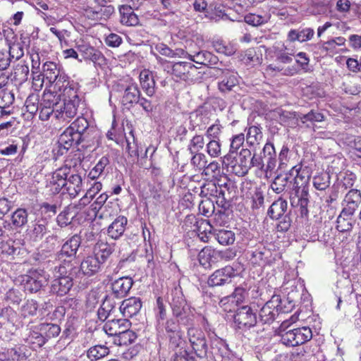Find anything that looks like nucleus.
<instances>
[{"label": "nucleus", "mask_w": 361, "mask_h": 361, "mask_svg": "<svg viewBox=\"0 0 361 361\" xmlns=\"http://www.w3.org/2000/svg\"><path fill=\"white\" fill-rule=\"evenodd\" d=\"M89 124L84 117H78L68 127L73 133L81 135V139L85 141V133L88 128Z\"/></svg>", "instance_id": "44"}, {"label": "nucleus", "mask_w": 361, "mask_h": 361, "mask_svg": "<svg viewBox=\"0 0 361 361\" xmlns=\"http://www.w3.org/2000/svg\"><path fill=\"white\" fill-rule=\"evenodd\" d=\"M80 245V238L75 235L68 240L63 245L61 250L56 255V259L59 262L72 259L75 257Z\"/></svg>", "instance_id": "10"}, {"label": "nucleus", "mask_w": 361, "mask_h": 361, "mask_svg": "<svg viewBox=\"0 0 361 361\" xmlns=\"http://www.w3.org/2000/svg\"><path fill=\"white\" fill-rule=\"evenodd\" d=\"M361 203V192L357 189L350 190L342 202L343 214H355Z\"/></svg>", "instance_id": "14"}, {"label": "nucleus", "mask_w": 361, "mask_h": 361, "mask_svg": "<svg viewBox=\"0 0 361 361\" xmlns=\"http://www.w3.org/2000/svg\"><path fill=\"white\" fill-rule=\"evenodd\" d=\"M314 35V31L310 27L298 30H290L288 38L291 42L298 41L304 42L310 40Z\"/></svg>", "instance_id": "31"}, {"label": "nucleus", "mask_w": 361, "mask_h": 361, "mask_svg": "<svg viewBox=\"0 0 361 361\" xmlns=\"http://www.w3.org/2000/svg\"><path fill=\"white\" fill-rule=\"evenodd\" d=\"M142 307L140 298L131 297L124 300L119 307L121 313L124 317H131L136 315Z\"/></svg>", "instance_id": "18"}, {"label": "nucleus", "mask_w": 361, "mask_h": 361, "mask_svg": "<svg viewBox=\"0 0 361 361\" xmlns=\"http://www.w3.org/2000/svg\"><path fill=\"white\" fill-rule=\"evenodd\" d=\"M27 212L25 209L18 208L11 214V224L16 228H22L27 223Z\"/></svg>", "instance_id": "38"}, {"label": "nucleus", "mask_w": 361, "mask_h": 361, "mask_svg": "<svg viewBox=\"0 0 361 361\" xmlns=\"http://www.w3.org/2000/svg\"><path fill=\"white\" fill-rule=\"evenodd\" d=\"M204 145V137L201 135H197L191 139L188 149L190 153H197L203 149Z\"/></svg>", "instance_id": "60"}, {"label": "nucleus", "mask_w": 361, "mask_h": 361, "mask_svg": "<svg viewBox=\"0 0 361 361\" xmlns=\"http://www.w3.org/2000/svg\"><path fill=\"white\" fill-rule=\"evenodd\" d=\"M133 281L130 277H121L111 283L112 293L116 298L125 297L132 288Z\"/></svg>", "instance_id": "21"}, {"label": "nucleus", "mask_w": 361, "mask_h": 361, "mask_svg": "<svg viewBox=\"0 0 361 361\" xmlns=\"http://www.w3.org/2000/svg\"><path fill=\"white\" fill-rule=\"evenodd\" d=\"M66 180L65 192H67L71 198H75L82 189V178L75 173L70 175Z\"/></svg>", "instance_id": "26"}, {"label": "nucleus", "mask_w": 361, "mask_h": 361, "mask_svg": "<svg viewBox=\"0 0 361 361\" xmlns=\"http://www.w3.org/2000/svg\"><path fill=\"white\" fill-rule=\"evenodd\" d=\"M169 305L172 314L178 319L180 324L187 326L192 324L193 322V314L190 307L188 305L182 289L180 286L173 288L168 296Z\"/></svg>", "instance_id": "2"}, {"label": "nucleus", "mask_w": 361, "mask_h": 361, "mask_svg": "<svg viewBox=\"0 0 361 361\" xmlns=\"http://www.w3.org/2000/svg\"><path fill=\"white\" fill-rule=\"evenodd\" d=\"M281 302L279 295H273L260 309L259 312V320L264 324H271L279 313L287 312L282 307Z\"/></svg>", "instance_id": "5"}, {"label": "nucleus", "mask_w": 361, "mask_h": 361, "mask_svg": "<svg viewBox=\"0 0 361 361\" xmlns=\"http://www.w3.org/2000/svg\"><path fill=\"white\" fill-rule=\"evenodd\" d=\"M207 152L212 157H219L221 154L219 140H210L207 144Z\"/></svg>", "instance_id": "64"}, {"label": "nucleus", "mask_w": 361, "mask_h": 361, "mask_svg": "<svg viewBox=\"0 0 361 361\" xmlns=\"http://www.w3.org/2000/svg\"><path fill=\"white\" fill-rule=\"evenodd\" d=\"M330 175L323 172L313 177L312 183L317 190H325L330 185Z\"/></svg>", "instance_id": "43"}, {"label": "nucleus", "mask_w": 361, "mask_h": 361, "mask_svg": "<svg viewBox=\"0 0 361 361\" xmlns=\"http://www.w3.org/2000/svg\"><path fill=\"white\" fill-rule=\"evenodd\" d=\"M42 71L44 76L51 83H54V89H61V83L68 79L67 75L61 70L58 65L51 61H47L43 64Z\"/></svg>", "instance_id": "8"}, {"label": "nucleus", "mask_w": 361, "mask_h": 361, "mask_svg": "<svg viewBox=\"0 0 361 361\" xmlns=\"http://www.w3.org/2000/svg\"><path fill=\"white\" fill-rule=\"evenodd\" d=\"M216 239L223 245H231L235 241V233L228 230H219L216 233Z\"/></svg>", "instance_id": "50"}, {"label": "nucleus", "mask_w": 361, "mask_h": 361, "mask_svg": "<svg viewBox=\"0 0 361 361\" xmlns=\"http://www.w3.org/2000/svg\"><path fill=\"white\" fill-rule=\"evenodd\" d=\"M165 70L177 80L185 82H195L202 78V74L198 68L190 62L169 63L166 66Z\"/></svg>", "instance_id": "3"}, {"label": "nucleus", "mask_w": 361, "mask_h": 361, "mask_svg": "<svg viewBox=\"0 0 361 361\" xmlns=\"http://www.w3.org/2000/svg\"><path fill=\"white\" fill-rule=\"evenodd\" d=\"M128 220L123 216L117 217L108 227L107 234L112 239L119 238L125 231Z\"/></svg>", "instance_id": "27"}, {"label": "nucleus", "mask_w": 361, "mask_h": 361, "mask_svg": "<svg viewBox=\"0 0 361 361\" xmlns=\"http://www.w3.org/2000/svg\"><path fill=\"white\" fill-rule=\"evenodd\" d=\"M293 59L286 53L279 54L276 59V63L270 64L268 68L271 71H277L281 72L284 75H293L297 73V69L295 67L285 68L281 63H290Z\"/></svg>", "instance_id": "20"}, {"label": "nucleus", "mask_w": 361, "mask_h": 361, "mask_svg": "<svg viewBox=\"0 0 361 361\" xmlns=\"http://www.w3.org/2000/svg\"><path fill=\"white\" fill-rule=\"evenodd\" d=\"M49 274L44 269H30L27 274L22 276L21 283L26 291L31 293L39 291L48 284Z\"/></svg>", "instance_id": "4"}, {"label": "nucleus", "mask_w": 361, "mask_h": 361, "mask_svg": "<svg viewBox=\"0 0 361 361\" xmlns=\"http://www.w3.org/2000/svg\"><path fill=\"white\" fill-rule=\"evenodd\" d=\"M121 23L127 26H135L139 23L137 16L134 13L130 6L122 5L119 7Z\"/></svg>", "instance_id": "28"}, {"label": "nucleus", "mask_w": 361, "mask_h": 361, "mask_svg": "<svg viewBox=\"0 0 361 361\" xmlns=\"http://www.w3.org/2000/svg\"><path fill=\"white\" fill-rule=\"evenodd\" d=\"M264 159V172L266 176L271 173L276 166V153L274 146L271 142H267L262 149Z\"/></svg>", "instance_id": "17"}, {"label": "nucleus", "mask_w": 361, "mask_h": 361, "mask_svg": "<svg viewBox=\"0 0 361 361\" xmlns=\"http://www.w3.org/2000/svg\"><path fill=\"white\" fill-rule=\"evenodd\" d=\"M268 17L264 16L257 15L254 13H249L244 18L245 22L252 26L261 25L268 20Z\"/></svg>", "instance_id": "63"}, {"label": "nucleus", "mask_w": 361, "mask_h": 361, "mask_svg": "<svg viewBox=\"0 0 361 361\" xmlns=\"http://www.w3.org/2000/svg\"><path fill=\"white\" fill-rule=\"evenodd\" d=\"M117 338L116 341L119 345H127L134 342L137 336L135 332L130 330L129 328H127V329L123 331Z\"/></svg>", "instance_id": "56"}, {"label": "nucleus", "mask_w": 361, "mask_h": 361, "mask_svg": "<svg viewBox=\"0 0 361 361\" xmlns=\"http://www.w3.org/2000/svg\"><path fill=\"white\" fill-rule=\"evenodd\" d=\"M38 310V304L34 300H27L21 307L20 312L24 317L34 316Z\"/></svg>", "instance_id": "53"}, {"label": "nucleus", "mask_w": 361, "mask_h": 361, "mask_svg": "<svg viewBox=\"0 0 361 361\" xmlns=\"http://www.w3.org/2000/svg\"><path fill=\"white\" fill-rule=\"evenodd\" d=\"M238 84V78L235 73H225L222 80L219 82V89L222 92L231 91Z\"/></svg>", "instance_id": "40"}, {"label": "nucleus", "mask_w": 361, "mask_h": 361, "mask_svg": "<svg viewBox=\"0 0 361 361\" xmlns=\"http://www.w3.org/2000/svg\"><path fill=\"white\" fill-rule=\"evenodd\" d=\"M300 121L302 123H306L310 121V123L321 122L324 120V115L319 112L311 110L307 114H300L299 115Z\"/></svg>", "instance_id": "57"}, {"label": "nucleus", "mask_w": 361, "mask_h": 361, "mask_svg": "<svg viewBox=\"0 0 361 361\" xmlns=\"http://www.w3.org/2000/svg\"><path fill=\"white\" fill-rule=\"evenodd\" d=\"M192 155L190 159L191 165L198 171L203 170L207 164V157L202 152L190 153Z\"/></svg>", "instance_id": "52"}, {"label": "nucleus", "mask_w": 361, "mask_h": 361, "mask_svg": "<svg viewBox=\"0 0 361 361\" xmlns=\"http://www.w3.org/2000/svg\"><path fill=\"white\" fill-rule=\"evenodd\" d=\"M188 59L196 63L204 66L215 65L218 62V58L207 51L190 53Z\"/></svg>", "instance_id": "23"}, {"label": "nucleus", "mask_w": 361, "mask_h": 361, "mask_svg": "<svg viewBox=\"0 0 361 361\" xmlns=\"http://www.w3.org/2000/svg\"><path fill=\"white\" fill-rule=\"evenodd\" d=\"M291 186L292 180H290L288 173L277 175L271 184V188L277 194L284 192L288 188H290Z\"/></svg>", "instance_id": "29"}, {"label": "nucleus", "mask_w": 361, "mask_h": 361, "mask_svg": "<svg viewBox=\"0 0 361 361\" xmlns=\"http://www.w3.org/2000/svg\"><path fill=\"white\" fill-rule=\"evenodd\" d=\"M15 331L16 326L12 322L5 319L0 322V338L8 340Z\"/></svg>", "instance_id": "49"}, {"label": "nucleus", "mask_w": 361, "mask_h": 361, "mask_svg": "<svg viewBox=\"0 0 361 361\" xmlns=\"http://www.w3.org/2000/svg\"><path fill=\"white\" fill-rule=\"evenodd\" d=\"M235 276L234 269L231 266L216 270L209 278L208 284L210 286H223L229 283L231 279Z\"/></svg>", "instance_id": "11"}, {"label": "nucleus", "mask_w": 361, "mask_h": 361, "mask_svg": "<svg viewBox=\"0 0 361 361\" xmlns=\"http://www.w3.org/2000/svg\"><path fill=\"white\" fill-rule=\"evenodd\" d=\"M251 151L242 149L235 164L232 165L233 172L238 176H244L250 169Z\"/></svg>", "instance_id": "12"}, {"label": "nucleus", "mask_w": 361, "mask_h": 361, "mask_svg": "<svg viewBox=\"0 0 361 361\" xmlns=\"http://www.w3.org/2000/svg\"><path fill=\"white\" fill-rule=\"evenodd\" d=\"M60 99L59 94L57 95L51 92H44L42 95V103L41 105L47 107H52L56 111V106H59L58 99Z\"/></svg>", "instance_id": "51"}, {"label": "nucleus", "mask_w": 361, "mask_h": 361, "mask_svg": "<svg viewBox=\"0 0 361 361\" xmlns=\"http://www.w3.org/2000/svg\"><path fill=\"white\" fill-rule=\"evenodd\" d=\"M130 322L127 319H111L103 326L104 332L110 336H118L127 328H129Z\"/></svg>", "instance_id": "16"}, {"label": "nucleus", "mask_w": 361, "mask_h": 361, "mask_svg": "<svg viewBox=\"0 0 361 361\" xmlns=\"http://www.w3.org/2000/svg\"><path fill=\"white\" fill-rule=\"evenodd\" d=\"M73 286V280L71 277H56L53 280L51 291L58 295H64L68 293Z\"/></svg>", "instance_id": "24"}, {"label": "nucleus", "mask_w": 361, "mask_h": 361, "mask_svg": "<svg viewBox=\"0 0 361 361\" xmlns=\"http://www.w3.org/2000/svg\"><path fill=\"white\" fill-rule=\"evenodd\" d=\"M117 91L123 92L121 102L124 105L137 104L139 97L140 96V91L135 82L130 80L129 82L118 83Z\"/></svg>", "instance_id": "9"}, {"label": "nucleus", "mask_w": 361, "mask_h": 361, "mask_svg": "<svg viewBox=\"0 0 361 361\" xmlns=\"http://www.w3.org/2000/svg\"><path fill=\"white\" fill-rule=\"evenodd\" d=\"M109 353V348L104 345H96L88 349L87 356L91 361H96L106 356Z\"/></svg>", "instance_id": "39"}, {"label": "nucleus", "mask_w": 361, "mask_h": 361, "mask_svg": "<svg viewBox=\"0 0 361 361\" xmlns=\"http://www.w3.org/2000/svg\"><path fill=\"white\" fill-rule=\"evenodd\" d=\"M353 214H343L342 210L337 218L336 228L340 232H347L352 229L355 221L353 219Z\"/></svg>", "instance_id": "36"}, {"label": "nucleus", "mask_w": 361, "mask_h": 361, "mask_svg": "<svg viewBox=\"0 0 361 361\" xmlns=\"http://www.w3.org/2000/svg\"><path fill=\"white\" fill-rule=\"evenodd\" d=\"M263 134L262 128L256 126L248 128L246 135L247 144L250 147L259 145L262 140Z\"/></svg>", "instance_id": "34"}, {"label": "nucleus", "mask_w": 361, "mask_h": 361, "mask_svg": "<svg viewBox=\"0 0 361 361\" xmlns=\"http://www.w3.org/2000/svg\"><path fill=\"white\" fill-rule=\"evenodd\" d=\"M288 203L286 200L279 198L274 201L268 209V215L272 219H279L287 210Z\"/></svg>", "instance_id": "32"}, {"label": "nucleus", "mask_w": 361, "mask_h": 361, "mask_svg": "<svg viewBox=\"0 0 361 361\" xmlns=\"http://www.w3.org/2000/svg\"><path fill=\"white\" fill-rule=\"evenodd\" d=\"M169 338V348L173 350L178 351L180 348H183V345L184 344V341L182 338V331H179L175 333L174 334H171L167 335Z\"/></svg>", "instance_id": "54"}, {"label": "nucleus", "mask_w": 361, "mask_h": 361, "mask_svg": "<svg viewBox=\"0 0 361 361\" xmlns=\"http://www.w3.org/2000/svg\"><path fill=\"white\" fill-rule=\"evenodd\" d=\"M61 85L63 87L61 89H55L56 90H58L60 94V98L62 97L63 101H72V100H76L80 99L77 90L70 85V82L68 79H66V81L63 83H61Z\"/></svg>", "instance_id": "35"}, {"label": "nucleus", "mask_w": 361, "mask_h": 361, "mask_svg": "<svg viewBox=\"0 0 361 361\" xmlns=\"http://www.w3.org/2000/svg\"><path fill=\"white\" fill-rule=\"evenodd\" d=\"M301 165H295L288 173L290 180H292V190L290 192V200L293 207L300 208V215L306 216L309 213L310 195L308 187L305 185L307 178L303 174V171H301Z\"/></svg>", "instance_id": "1"}, {"label": "nucleus", "mask_w": 361, "mask_h": 361, "mask_svg": "<svg viewBox=\"0 0 361 361\" xmlns=\"http://www.w3.org/2000/svg\"><path fill=\"white\" fill-rule=\"evenodd\" d=\"M116 244L99 241L94 247V255L103 264L115 250Z\"/></svg>", "instance_id": "25"}, {"label": "nucleus", "mask_w": 361, "mask_h": 361, "mask_svg": "<svg viewBox=\"0 0 361 361\" xmlns=\"http://www.w3.org/2000/svg\"><path fill=\"white\" fill-rule=\"evenodd\" d=\"M187 335L190 345L197 356L199 357H206L208 345L204 333L200 329L191 326L188 329Z\"/></svg>", "instance_id": "6"}, {"label": "nucleus", "mask_w": 361, "mask_h": 361, "mask_svg": "<svg viewBox=\"0 0 361 361\" xmlns=\"http://www.w3.org/2000/svg\"><path fill=\"white\" fill-rule=\"evenodd\" d=\"M48 221L45 219H36L27 229V235L34 242L39 241L47 232Z\"/></svg>", "instance_id": "15"}, {"label": "nucleus", "mask_w": 361, "mask_h": 361, "mask_svg": "<svg viewBox=\"0 0 361 361\" xmlns=\"http://www.w3.org/2000/svg\"><path fill=\"white\" fill-rule=\"evenodd\" d=\"M293 330L295 335L297 345L306 343L312 337V330L307 326L297 328Z\"/></svg>", "instance_id": "45"}, {"label": "nucleus", "mask_w": 361, "mask_h": 361, "mask_svg": "<svg viewBox=\"0 0 361 361\" xmlns=\"http://www.w3.org/2000/svg\"><path fill=\"white\" fill-rule=\"evenodd\" d=\"M102 264V263L94 255H89L81 262L80 271L83 275L91 276L99 272Z\"/></svg>", "instance_id": "19"}, {"label": "nucleus", "mask_w": 361, "mask_h": 361, "mask_svg": "<svg viewBox=\"0 0 361 361\" xmlns=\"http://www.w3.org/2000/svg\"><path fill=\"white\" fill-rule=\"evenodd\" d=\"M211 348L212 353L219 354L221 356H223L225 351L227 350V344L221 338L215 337L211 341Z\"/></svg>", "instance_id": "58"}, {"label": "nucleus", "mask_w": 361, "mask_h": 361, "mask_svg": "<svg viewBox=\"0 0 361 361\" xmlns=\"http://www.w3.org/2000/svg\"><path fill=\"white\" fill-rule=\"evenodd\" d=\"M190 119L193 128L199 127L200 130L204 128L209 122L207 114L203 113L202 110L192 112L190 116Z\"/></svg>", "instance_id": "41"}, {"label": "nucleus", "mask_w": 361, "mask_h": 361, "mask_svg": "<svg viewBox=\"0 0 361 361\" xmlns=\"http://www.w3.org/2000/svg\"><path fill=\"white\" fill-rule=\"evenodd\" d=\"M127 147L126 150L130 157L138 158L139 157V146L135 137L133 130H130L129 135L126 137Z\"/></svg>", "instance_id": "46"}, {"label": "nucleus", "mask_w": 361, "mask_h": 361, "mask_svg": "<svg viewBox=\"0 0 361 361\" xmlns=\"http://www.w3.org/2000/svg\"><path fill=\"white\" fill-rule=\"evenodd\" d=\"M25 350L24 346H15L7 349V355L11 361H24L27 357Z\"/></svg>", "instance_id": "47"}, {"label": "nucleus", "mask_w": 361, "mask_h": 361, "mask_svg": "<svg viewBox=\"0 0 361 361\" xmlns=\"http://www.w3.org/2000/svg\"><path fill=\"white\" fill-rule=\"evenodd\" d=\"M221 171V169L219 164L216 161H213L209 164H206L205 168L202 170V174L210 178H217L220 175Z\"/></svg>", "instance_id": "55"}, {"label": "nucleus", "mask_w": 361, "mask_h": 361, "mask_svg": "<svg viewBox=\"0 0 361 361\" xmlns=\"http://www.w3.org/2000/svg\"><path fill=\"white\" fill-rule=\"evenodd\" d=\"M38 330L43 334L47 341L59 336L61 332V328L59 325L49 323L41 324Z\"/></svg>", "instance_id": "42"}, {"label": "nucleus", "mask_w": 361, "mask_h": 361, "mask_svg": "<svg viewBox=\"0 0 361 361\" xmlns=\"http://www.w3.org/2000/svg\"><path fill=\"white\" fill-rule=\"evenodd\" d=\"M59 264L54 268L56 277H69L67 276L68 271L72 269L71 261L66 259V261L59 262Z\"/></svg>", "instance_id": "62"}, {"label": "nucleus", "mask_w": 361, "mask_h": 361, "mask_svg": "<svg viewBox=\"0 0 361 361\" xmlns=\"http://www.w3.org/2000/svg\"><path fill=\"white\" fill-rule=\"evenodd\" d=\"M15 100L14 94L11 91L3 89L0 91V109H6L11 105Z\"/></svg>", "instance_id": "61"}, {"label": "nucleus", "mask_w": 361, "mask_h": 361, "mask_svg": "<svg viewBox=\"0 0 361 361\" xmlns=\"http://www.w3.org/2000/svg\"><path fill=\"white\" fill-rule=\"evenodd\" d=\"M85 59L90 60L94 63L103 59L102 54L97 49L87 44H81L78 47Z\"/></svg>", "instance_id": "33"}, {"label": "nucleus", "mask_w": 361, "mask_h": 361, "mask_svg": "<svg viewBox=\"0 0 361 361\" xmlns=\"http://www.w3.org/2000/svg\"><path fill=\"white\" fill-rule=\"evenodd\" d=\"M216 257V251L212 250L209 247L203 248L198 255L200 263L206 266L207 264H210L212 261V257Z\"/></svg>", "instance_id": "59"}, {"label": "nucleus", "mask_w": 361, "mask_h": 361, "mask_svg": "<svg viewBox=\"0 0 361 361\" xmlns=\"http://www.w3.org/2000/svg\"><path fill=\"white\" fill-rule=\"evenodd\" d=\"M279 113V118L281 123L289 127H294L299 125L300 113L295 111H287L281 110Z\"/></svg>", "instance_id": "37"}, {"label": "nucleus", "mask_w": 361, "mask_h": 361, "mask_svg": "<svg viewBox=\"0 0 361 361\" xmlns=\"http://www.w3.org/2000/svg\"><path fill=\"white\" fill-rule=\"evenodd\" d=\"M233 317L235 326L239 329H248L257 324L256 314L248 305L238 308Z\"/></svg>", "instance_id": "7"}, {"label": "nucleus", "mask_w": 361, "mask_h": 361, "mask_svg": "<svg viewBox=\"0 0 361 361\" xmlns=\"http://www.w3.org/2000/svg\"><path fill=\"white\" fill-rule=\"evenodd\" d=\"M109 164V159L106 156H103L94 167L90 171L88 176L91 179L98 178L104 172L105 167Z\"/></svg>", "instance_id": "48"}, {"label": "nucleus", "mask_w": 361, "mask_h": 361, "mask_svg": "<svg viewBox=\"0 0 361 361\" xmlns=\"http://www.w3.org/2000/svg\"><path fill=\"white\" fill-rule=\"evenodd\" d=\"M140 81L142 90L148 96L152 97L155 92V82L152 73L149 70L142 71L140 73Z\"/></svg>", "instance_id": "30"}, {"label": "nucleus", "mask_w": 361, "mask_h": 361, "mask_svg": "<svg viewBox=\"0 0 361 361\" xmlns=\"http://www.w3.org/2000/svg\"><path fill=\"white\" fill-rule=\"evenodd\" d=\"M81 139V135L73 133V130L67 128L63 133L60 135L59 143L61 145V149L68 150L71 146L78 145L83 142Z\"/></svg>", "instance_id": "22"}, {"label": "nucleus", "mask_w": 361, "mask_h": 361, "mask_svg": "<svg viewBox=\"0 0 361 361\" xmlns=\"http://www.w3.org/2000/svg\"><path fill=\"white\" fill-rule=\"evenodd\" d=\"M80 102V99L63 101V105L56 106V117L63 121H68L73 118L77 114Z\"/></svg>", "instance_id": "13"}]
</instances>
